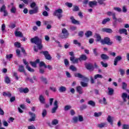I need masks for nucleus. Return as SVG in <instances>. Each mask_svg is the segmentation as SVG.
I'll return each instance as SVG.
<instances>
[{"mask_svg":"<svg viewBox=\"0 0 129 129\" xmlns=\"http://www.w3.org/2000/svg\"><path fill=\"white\" fill-rule=\"evenodd\" d=\"M70 70H72V71H73V72L77 71V69L75 67H74V66L73 65H71L70 67Z\"/></svg>","mask_w":129,"mask_h":129,"instance_id":"nucleus-44","label":"nucleus"},{"mask_svg":"<svg viewBox=\"0 0 129 129\" xmlns=\"http://www.w3.org/2000/svg\"><path fill=\"white\" fill-rule=\"evenodd\" d=\"M69 55L71 56L70 57V60L73 63V64L78 63V61H86L87 59V56L85 54H82L78 58H76L75 54H74V52L73 51L70 52Z\"/></svg>","mask_w":129,"mask_h":129,"instance_id":"nucleus-1","label":"nucleus"},{"mask_svg":"<svg viewBox=\"0 0 129 129\" xmlns=\"http://www.w3.org/2000/svg\"><path fill=\"white\" fill-rule=\"evenodd\" d=\"M93 53L94 56H98V52H97V48H94L93 49Z\"/></svg>","mask_w":129,"mask_h":129,"instance_id":"nucleus-50","label":"nucleus"},{"mask_svg":"<svg viewBox=\"0 0 129 129\" xmlns=\"http://www.w3.org/2000/svg\"><path fill=\"white\" fill-rule=\"evenodd\" d=\"M5 83L7 84H10V83H11V79H10V78H9V77H6L5 78Z\"/></svg>","mask_w":129,"mask_h":129,"instance_id":"nucleus-43","label":"nucleus"},{"mask_svg":"<svg viewBox=\"0 0 129 129\" xmlns=\"http://www.w3.org/2000/svg\"><path fill=\"white\" fill-rule=\"evenodd\" d=\"M71 108H72V107L71 106L66 105L65 106L64 109L66 111H67V110H69V109H71Z\"/></svg>","mask_w":129,"mask_h":129,"instance_id":"nucleus-52","label":"nucleus"},{"mask_svg":"<svg viewBox=\"0 0 129 129\" xmlns=\"http://www.w3.org/2000/svg\"><path fill=\"white\" fill-rule=\"evenodd\" d=\"M107 120L110 123V124H113V121L112 120V119H111V116H110V115L108 116Z\"/></svg>","mask_w":129,"mask_h":129,"instance_id":"nucleus-36","label":"nucleus"},{"mask_svg":"<svg viewBox=\"0 0 129 129\" xmlns=\"http://www.w3.org/2000/svg\"><path fill=\"white\" fill-rule=\"evenodd\" d=\"M13 54H7L6 58L7 59H12L13 58Z\"/></svg>","mask_w":129,"mask_h":129,"instance_id":"nucleus-63","label":"nucleus"},{"mask_svg":"<svg viewBox=\"0 0 129 129\" xmlns=\"http://www.w3.org/2000/svg\"><path fill=\"white\" fill-rule=\"evenodd\" d=\"M30 63L32 67H34V68H37V63L35 61H30Z\"/></svg>","mask_w":129,"mask_h":129,"instance_id":"nucleus-55","label":"nucleus"},{"mask_svg":"<svg viewBox=\"0 0 129 129\" xmlns=\"http://www.w3.org/2000/svg\"><path fill=\"white\" fill-rule=\"evenodd\" d=\"M3 95V96H7L8 97H11L12 96V94L10 92H8L7 93L4 92Z\"/></svg>","mask_w":129,"mask_h":129,"instance_id":"nucleus-32","label":"nucleus"},{"mask_svg":"<svg viewBox=\"0 0 129 129\" xmlns=\"http://www.w3.org/2000/svg\"><path fill=\"white\" fill-rule=\"evenodd\" d=\"M29 114L31 116V118L29 119V121H35L36 120V114L32 112H29Z\"/></svg>","mask_w":129,"mask_h":129,"instance_id":"nucleus-11","label":"nucleus"},{"mask_svg":"<svg viewBox=\"0 0 129 129\" xmlns=\"http://www.w3.org/2000/svg\"><path fill=\"white\" fill-rule=\"evenodd\" d=\"M96 38V41L97 42H100L101 43V36H100V34L98 33L95 34Z\"/></svg>","mask_w":129,"mask_h":129,"instance_id":"nucleus-25","label":"nucleus"},{"mask_svg":"<svg viewBox=\"0 0 129 129\" xmlns=\"http://www.w3.org/2000/svg\"><path fill=\"white\" fill-rule=\"evenodd\" d=\"M107 15L109 16H112V19H115V18H116V16H115V13L114 12H108L107 13Z\"/></svg>","mask_w":129,"mask_h":129,"instance_id":"nucleus-26","label":"nucleus"},{"mask_svg":"<svg viewBox=\"0 0 129 129\" xmlns=\"http://www.w3.org/2000/svg\"><path fill=\"white\" fill-rule=\"evenodd\" d=\"M67 90V89L66 88V87L63 86L59 87L58 89L59 92H60L61 93L65 92Z\"/></svg>","mask_w":129,"mask_h":129,"instance_id":"nucleus-22","label":"nucleus"},{"mask_svg":"<svg viewBox=\"0 0 129 129\" xmlns=\"http://www.w3.org/2000/svg\"><path fill=\"white\" fill-rule=\"evenodd\" d=\"M70 20H71L72 23L74 25H80V22L74 19V16H71L70 17Z\"/></svg>","mask_w":129,"mask_h":129,"instance_id":"nucleus-10","label":"nucleus"},{"mask_svg":"<svg viewBox=\"0 0 129 129\" xmlns=\"http://www.w3.org/2000/svg\"><path fill=\"white\" fill-rule=\"evenodd\" d=\"M48 21H45L44 24L46 25V29H47V30H50V29H52V25H50V24H48Z\"/></svg>","mask_w":129,"mask_h":129,"instance_id":"nucleus-29","label":"nucleus"},{"mask_svg":"<svg viewBox=\"0 0 129 129\" xmlns=\"http://www.w3.org/2000/svg\"><path fill=\"white\" fill-rule=\"evenodd\" d=\"M42 117H45L47 115V110L44 109L42 110Z\"/></svg>","mask_w":129,"mask_h":129,"instance_id":"nucleus-47","label":"nucleus"},{"mask_svg":"<svg viewBox=\"0 0 129 129\" xmlns=\"http://www.w3.org/2000/svg\"><path fill=\"white\" fill-rule=\"evenodd\" d=\"M119 72H120V74L121 76H124V73H125V72H124V70L120 69L119 70Z\"/></svg>","mask_w":129,"mask_h":129,"instance_id":"nucleus-54","label":"nucleus"},{"mask_svg":"<svg viewBox=\"0 0 129 129\" xmlns=\"http://www.w3.org/2000/svg\"><path fill=\"white\" fill-rule=\"evenodd\" d=\"M101 43L102 45H107L108 46H111L113 44V42L110 40V38L108 37H105L103 39L101 40Z\"/></svg>","mask_w":129,"mask_h":129,"instance_id":"nucleus-3","label":"nucleus"},{"mask_svg":"<svg viewBox=\"0 0 129 129\" xmlns=\"http://www.w3.org/2000/svg\"><path fill=\"white\" fill-rule=\"evenodd\" d=\"M81 85L82 87H87L88 86V84L86 83H84V82H81Z\"/></svg>","mask_w":129,"mask_h":129,"instance_id":"nucleus-56","label":"nucleus"},{"mask_svg":"<svg viewBox=\"0 0 129 129\" xmlns=\"http://www.w3.org/2000/svg\"><path fill=\"white\" fill-rule=\"evenodd\" d=\"M63 62L66 66H68L69 65V61L68 59H64Z\"/></svg>","mask_w":129,"mask_h":129,"instance_id":"nucleus-61","label":"nucleus"},{"mask_svg":"<svg viewBox=\"0 0 129 129\" xmlns=\"http://www.w3.org/2000/svg\"><path fill=\"white\" fill-rule=\"evenodd\" d=\"M29 91H30V90L28 88H25L24 89L23 88H19V92H20V93H28Z\"/></svg>","mask_w":129,"mask_h":129,"instance_id":"nucleus-14","label":"nucleus"},{"mask_svg":"<svg viewBox=\"0 0 129 129\" xmlns=\"http://www.w3.org/2000/svg\"><path fill=\"white\" fill-rule=\"evenodd\" d=\"M73 11V12H78V11H79V7L77 6H75Z\"/></svg>","mask_w":129,"mask_h":129,"instance_id":"nucleus-62","label":"nucleus"},{"mask_svg":"<svg viewBox=\"0 0 129 129\" xmlns=\"http://www.w3.org/2000/svg\"><path fill=\"white\" fill-rule=\"evenodd\" d=\"M39 67H44V68H47V65H46V63L44 62V61H40L39 64Z\"/></svg>","mask_w":129,"mask_h":129,"instance_id":"nucleus-34","label":"nucleus"},{"mask_svg":"<svg viewBox=\"0 0 129 129\" xmlns=\"http://www.w3.org/2000/svg\"><path fill=\"white\" fill-rule=\"evenodd\" d=\"M73 43L74 45H78V47H81V43L78 42V40H74Z\"/></svg>","mask_w":129,"mask_h":129,"instance_id":"nucleus-38","label":"nucleus"},{"mask_svg":"<svg viewBox=\"0 0 129 129\" xmlns=\"http://www.w3.org/2000/svg\"><path fill=\"white\" fill-rule=\"evenodd\" d=\"M121 97H122L124 102H126V98H127V99H129V95L127 96V94H126L125 93H123L122 94Z\"/></svg>","mask_w":129,"mask_h":129,"instance_id":"nucleus-17","label":"nucleus"},{"mask_svg":"<svg viewBox=\"0 0 129 129\" xmlns=\"http://www.w3.org/2000/svg\"><path fill=\"white\" fill-rule=\"evenodd\" d=\"M49 89L51 90L53 92H56V91H57V88H56V87H50L49 88Z\"/></svg>","mask_w":129,"mask_h":129,"instance_id":"nucleus-60","label":"nucleus"},{"mask_svg":"<svg viewBox=\"0 0 129 129\" xmlns=\"http://www.w3.org/2000/svg\"><path fill=\"white\" fill-rule=\"evenodd\" d=\"M102 32H103L104 33H108V34H111L112 33V29L110 28H104L101 29Z\"/></svg>","mask_w":129,"mask_h":129,"instance_id":"nucleus-12","label":"nucleus"},{"mask_svg":"<svg viewBox=\"0 0 129 129\" xmlns=\"http://www.w3.org/2000/svg\"><path fill=\"white\" fill-rule=\"evenodd\" d=\"M88 104H89V105H91V106H92L93 107H95V102H94L92 100H90L88 102Z\"/></svg>","mask_w":129,"mask_h":129,"instance_id":"nucleus-31","label":"nucleus"},{"mask_svg":"<svg viewBox=\"0 0 129 129\" xmlns=\"http://www.w3.org/2000/svg\"><path fill=\"white\" fill-rule=\"evenodd\" d=\"M119 33L120 34H124L125 35H127V30L124 28H121L119 29Z\"/></svg>","mask_w":129,"mask_h":129,"instance_id":"nucleus-24","label":"nucleus"},{"mask_svg":"<svg viewBox=\"0 0 129 129\" xmlns=\"http://www.w3.org/2000/svg\"><path fill=\"white\" fill-rule=\"evenodd\" d=\"M31 42L36 45V47L39 50L43 49V44H42V39L38 36H35L30 40Z\"/></svg>","mask_w":129,"mask_h":129,"instance_id":"nucleus-2","label":"nucleus"},{"mask_svg":"<svg viewBox=\"0 0 129 129\" xmlns=\"http://www.w3.org/2000/svg\"><path fill=\"white\" fill-rule=\"evenodd\" d=\"M13 77L15 78L16 80H19V77L18 76V73L17 72L13 73Z\"/></svg>","mask_w":129,"mask_h":129,"instance_id":"nucleus-57","label":"nucleus"},{"mask_svg":"<svg viewBox=\"0 0 129 129\" xmlns=\"http://www.w3.org/2000/svg\"><path fill=\"white\" fill-rule=\"evenodd\" d=\"M86 108H87V105L86 104H83L80 107V110H84V109H86Z\"/></svg>","mask_w":129,"mask_h":129,"instance_id":"nucleus-39","label":"nucleus"},{"mask_svg":"<svg viewBox=\"0 0 129 129\" xmlns=\"http://www.w3.org/2000/svg\"><path fill=\"white\" fill-rule=\"evenodd\" d=\"M122 129H129V125L126 124H123Z\"/></svg>","mask_w":129,"mask_h":129,"instance_id":"nucleus-64","label":"nucleus"},{"mask_svg":"<svg viewBox=\"0 0 129 129\" xmlns=\"http://www.w3.org/2000/svg\"><path fill=\"white\" fill-rule=\"evenodd\" d=\"M15 34L16 37H20V38L24 37V35H23V33L21 31H16L15 32Z\"/></svg>","mask_w":129,"mask_h":129,"instance_id":"nucleus-23","label":"nucleus"},{"mask_svg":"<svg viewBox=\"0 0 129 129\" xmlns=\"http://www.w3.org/2000/svg\"><path fill=\"white\" fill-rule=\"evenodd\" d=\"M89 6L90 8H93L94 6H97V2L96 1H90L89 2Z\"/></svg>","mask_w":129,"mask_h":129,"instance_id":"nucleus-20","label":"nucleus"},{"mask_svg":"<svg viewBox=\"0 0 129 129\" xmlns=\"http://www.w3.org/2000/svg\"><path fill=\"white\" fill-rule=\"evenodd\" d=\"M121 60H122V57H121V56L118 55L116 56L114 60L113 64L114 65V66H116V65H117V63H118L119 61H121Z\"/></svg>","mask_w":129,"mask_h":129,"instance_id":"nucleus-9","label":"nucleus"},{"mask_svg":"<svg viewBox=\"0 0 129 129\" xmlns=\"http://www.w3.org/2000/svg\"><path fill=\"white\" fill-rule=\"evenodd\" d=\"M85 35L86 36V38H89L91 36H92V32L91 31H87L85 33Z\"/></svg>","mask_w":129,"mask_h":129,"instance_id":"nucleus-27","label":"nucleus"},{"mask_svg":"<svg viewBox=\"0 0 129 129\" xmlns=\"http://www.w3.org/2000/svg\"><path fill=\"white\" fill-rule=\"evenodd\" d=\"M16 12H17V9H16V7H13L11 9V13L12 14H16Z\"/></svg>","mask_w":129,"mask_h":129,"instance_id":"nucleus-48","label":"nucleus"},{"mask_svg":"<svg viewBox=\"0 0 129 129\" xmlns=\"http://www.w3.org/2000/svg\"><path fill=\"white\" fill-rule=\"evenodd\" d=\"M106 125H107L106 123H101L98 124L97 125V126L100 128H102V127H105Z\"/></svg>","mask_w":129,"mask_h":129,"instance_id":"nucleus-30","label":"nucleus"},{"mask_svg":"<svg viewBox=\"0 0 129 129\" xmlns=\"http://www.w3.org/2000/svg\"><path fill=\"white\" fill-rule=\"evenodd\" d=\"M59 123V121L57 119H53L51 122L52 125H56Z\"/></svg>","mask_w":129,"mask_h":129,"instance_id":"nucleus-33","label":"nucleus"},{"mask_svg":"<svg viewBox=\"0 0 129 129\" xmlns=\"http://www.w3.org/2000/svg\"><path fill=\"white\" fill-rule=\"evenodd\" d=\"M74 76L75 77H78V78L83 79V81H85V82H88V81H89V79L88 78L84 77L80 73H75L74 74Z\"/></svg>","mask_w":129,"mask_h":129,"instance_id":"nucleus-6","label":"nucleus"},{"mask_svg":"<svg viewBox=\"0 0 129 129\" xmlns=\"http://www.w3.org/2000/svg\"><path fill=\"white\" fill-rule=\"evenodd\" d=\"M102 115V112H95L94 113V116L96 117H98L99 116H101Z\"/></svg>","mask_w":129,"mask_h":129,"instance_id":"nucleus-40","label":"nucleus"},{"mask_svg":"<svg viewBox=\"0 0 129 129\" xmlns=\"http://www.w3.org/2000/svg\"><path fill=\"white\" fill-rule=\"evenodd\" d=\"M85 67L88 70H94V67L91 63H87L85 64Z\"/></svg>","mask_w":129,"mask_h":129,"instance_id":"nucleus-15","label":"nucleus"},{"mask_svg":"<svg viewBox=\"0 0 129 129\" xmlns=\"http://www.w3.org/2000/svg\"><path fill=\"white\" fill-rule=\"evenodd\" d=\"M26 68L27 70L30 72H35V70H34V69L31 68V67H30L29 65L26 66Z\"/></svg>","mask_w":129,"mask_h":129,"instance_id":"nucleus-42","label":"nucleus"},{"mask_svg":"<svg viewBox=\"0 0 129 129\" xmlns=\"http://www.w3.org/2000/svg\"><path fill=\"white\" fill-rule=\"evenodd\" d=\"M40 80L42 82H43L45 84H48V81H47V78H44V77L42 76L40 77Z\"/></svg>","mask_w":129,"mask_h":129,"instance_id":"nucleus-28","label":"nucleus"},{"mask_svg":"<svg viewBox=\"0 0 129 129\" xmlns=\"http://www.w3.org/2000/svg\"><path fill=\"white\" fill-rule=\"evenodd\" d=\"M62 13L63 10L61 9H58L54 12L53 16L57 17L58 19L60 20L61 18L63 17V15H62Z\"/></svg>","mask_w":129,"mask_h":129,"instance_id":"nucleus-5","label":"nucleus"},{"mask_svg":"<svg viewBox=\"0 0 129 129\" xmlns=\"http://www.w3.org/2000/svg\"><path fill=\"white\" fill-rule=\"evenodd\" d=\"M69 36V33L68 30L66 28H63L61 30V33L59 35L60 38L61 39H67Z\"/></svg>","mask_w":129,"mask_h":129,"instance_id":"nucleus-4","label":"nucleus"},{"mask_svg":"<svg viewBox=\"0 0 129 129\" xmlns=\"http://www.w3.org/2000/svg\"><path fill=\"white\" fill-rule=\"evenodd\" d=\"M53 105L54 107L51 109V113H55L57 111V109H58V108L59 107V106L58 105V101L56 100H54Z\"/></svg>","mask_w":129,"mask_h":129,"instance_id":"nucleus-8","label":"nucleus"},{"mask_svg":"<svg viewBox=\"0 0 129 129\" xmlns=\"http://www.w3.org/2000/svg\"><path fill=\"white\" fill-rule=\"evenodd\" d=\"M89 2V0H84L83 2V7H87V4H88Z\"/></svg>","mask_w":129,"mask_h":129,"instance_id":"nucleus-49","label":"nucleus"},{"mask_svg":"<svg viewBox=\"0 0 129 129\" xmlns=\"http://www.w3.org/2000/svg\"><path fill=\"white\" fill-rule=\"evenodd\" d=\"M76 91L79 93V94H83V89L82 87L79 86L76 87Z\"/></svg>","mask_w":129,"mask_h":129,"instance_id":"nucleus-18","label":"nucleus"},{"mask_svg":"<svg viewBox=\"0 0 129 129\" xmlns=\"http://www.w3.org/2000/svg\"><path fill=\"white\" fill-rule=\"evenodd\" d=\"M65 5L67 6V7H68V8H72V7L73 6V4L69 2L66 3Z\"/></svg>","mask_w":129,"mask_h":129,"instance_id":"nucleus-53","label":"nucleus"},{"mask_svg":"<svg viewBox=\"0 0 129 129\" xmlns=\"http://www.w3.org/2000/svg\"><path fill=\"white\" fill-rule=\"evenodd\" d=\"M97 78H100L101 79H102L103 77L100 74H97L94 76V79H97Z\"/></svg>","mask_w":129,"mask_h":129,"instance_id":"nucleus-41","label":"nucleus"},{"mask_svg":"<svg viewBox=\"0 0 129 129\" xmlns=\"http://www.w3.org/2000/svg\"><path fill=\"white\" fill-rule=\"evenodd\" d=\"M73 120L74 123H77V122H78V117L74 116L73 117Z\"/></svg>","mask_w":129,"mask_h":129,"instance_id":"nucleus-45","label":"nucleus"},{"mask_svg":"<svg viewBox=\"0 0 129 129\" xmlns=\"http://www.w3.org/2000/svg\"><path fill=\"white\" fill-rule=\"evenodd\" d=\"M29 15H33V14H37L38 13V7H35L34 10H29Z\"/></svg>","mask_w":129,"mask_h":129,"instance_id":"nucleus-19","label":"nucleus"},{"mask_svg":"<svg viewBox=\"0 0 129 129\" xmlns=\"http://www.w3.org/2000/svg\"><path fill=\"white\" fill-rule=\"evenodd\" d=\"M100 57L102 60H104V61L109 59V56L104 53L101 54L100 55Z\"/></svg>","mask_w":129,"mask_h":129,"instance_id":"nucleus-16","label":"nucleus"},{"mask_svg":"<svg viewBox=\"0 0 129 129\" xmlns=\"http://www.w3.org/2000/svg\"><path fill=\"white\" fill-rule=\"evenodd\" d=\"M40 54H43L46 60H51L52 59V57H51V55L49 54V51H41Z\"/></svg>","mask_w":129,"mask_h":129,"instance_id":"nucleus-7","label":"nucleus"},{"mask_svg":"<svg viewBox=\"0 0 129 129\" xmlns=\"http://www.w3.org/2000/svg\"><path fill=\"white\" fill-rule=\"evenodd\" d=\"M18 71L20 73H25L26 74V71H25V67L23 65H20L18 68Z\"/></svg>","mask_w":129,"mask_h":129,"instance_id":"nucleus-13","label":"nucleus"},{"mask_svg":"<svg viewBox=\"0 0 129 129\" xmlns=\"http://www.w3.org/2000/svg\"><path fill=\"white\" fill-rule=\"evenodd\" d=\"M84 35V32H83V31H81L78 33V36L79 37H80L81 38H82V37H83Z\"/></svg>","mask_w":129,"mask_h":129,"instance_id":"nucleus-58","label":"nucleus"},{"mask_svg":"<svg viewBox=\"0 0 129 129\" xmlns=\"http://www.w3.org/2000/svg\"><path fill=\"white\" fill-rule=\"evenodd\" d=\"M6 5H4L2 6V7H1V8L0 9V12L1 13H3L4 12H5L6 10Z\"/></svg>","mask_w":129,"mask_h":129,"instance_id":"nucleus-46","label":"nucleus"},{"mask_svg":"<svg viewBox=\"0 0 129 129\" xmlns=\"http://www.w3.org/2000/svg\"><path fill=\"white\" fill-rule=\"evenodd\" d=\"M101 64L102 67H104L105 68H106L108 66V64H107V63H104L103 61H101Z\"/></svg>","mask_w":129,"mask_h":129,"instance_id":"nucleus-59","label":"nucleus"},{"mask_svg":"<svg viewBox=\"0 0 129 129\" xmlns=\"http://www.w3.org/2000/svg\"><path fill=\"white\" fill-rule=\"evenodd\" d=\"M108 94L109 95H112L113 94V92H114V90L111 88H108Z\"/></svg>","mask_w":129,"mask_h":129,"instance_id":"nucleus-35","label":"nucleus"},{"mask_svg":"<svg viewBox=\"0 0 129 129\" xmlns=\"http://www.w3.org/2000/svg\"><path fill=\"white\" fill-rule=\"evenodd\" d=\"M109 21H110V19L109 18H106L102 21V24L105 25V24H106L107 22H109Z\"/></svg>","mask_w":129,"mask_h":129,"instance_id":"nucleus-37","label":"nucleus"},{"mask_svg":"<svg viewBox=\"0 0 129 129\" xmlns=\"http://www.w3.org/2000/svg\"><path fill=\"white\" fill-rule=\"evenodd\" d=\"M39 100L41 103L44 104L45 103V98H44V96L42 95H40L39 97Z\"/></svg>","mask_w":129,"mask_h":129,"instance_id":"nucleus-21","label":"nucleus"},{"mask_svg":"<svg viewBox=\"0 0 129 129\" xmlns=\"http://www.w3.org/2000/svg\"><path fill=\"white\" fill-rule=\"evenodd\" d=\"M14 46H15V47H16L17 48H21V43L19 42H16L14 43Z\"/></svg>","mask_w":129,"mask_h":129,"instance_id":"nucleus-51","label":"nucleus"}]
</instances>
